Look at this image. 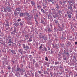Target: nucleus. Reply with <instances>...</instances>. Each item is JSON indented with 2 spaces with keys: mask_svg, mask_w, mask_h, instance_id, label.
<instances>
[{
  "mask_svg": "<svg viewBox=\"0 0 77 77\" xmlns=\"http://www.w3.org/2000/svg\"><path fill=\"white\" fill-rule=\"evenodd\" d=\"M4 9L5 11L6 9L7 11H8V12H11V8L10 7H8L6 8H4Z\"/></svg>",
  "mask_w": 77,
  "mask_h": 77,
  "instance_id": "obj_1",
  "label": "nucleus"
},
{
  "mask_svg": "<svg viewBox=\"0 0 77 77\" xmlns=\"http://www.w3.org/2000/svg\"><path fill=\"white\" fill-rule=\"evenodd\" d=\"M24 14H26V17H27V18H29L30 17V15H29V13H25Z\"/></svg>",
  "mask_w": 77,
  "mask_h": 77,
  "instance_id": "obj_2",
  "label": "nucleus"
},
{
  "mask_svg": "<svg viewBox=\"0 0 77 77\" xmlns=\"http://www.w3.org/2000/svg\"><path fill=\"white\" fill-rule=\"evenodd\" d=\"M72 4H70L68 5V9L72 10Z\"/></svg>",
  "mask_w": 77,
  "mask_h": 77,
  "instance_id": "obj_3",
  "label": "nucleus"
},
{
  "mask_svg": "<svg viewBox=\"0 0 77 77\" xmlns=\"http://www.w3.org/2000/svg\"><path fill=\"white\" fill-rule=\"evenodd\" d=\"M41 11L42 12L44 13V14H48V12H46V11H45V10H43V9L42 8V9H41Z\"/></svg>",
  "mask_w": 77,
  "mask_h": 77,
  "instance_id": "obj_4",
  "label": "nucleus"
},
{
  "mask_svg": "<svg viewBox=\"0 0 77 77\" xmlns=\"http://www.w3.org/2000/svg\"><path fill=\"white\" fill-rule=\"evenodd\" d=\"M8 44H13V42H12V40L11 39L9 38L8 39Z\"/></svg>",
  "mask_w": 77,
  "mask_h": 77,
  "instance_id": "obj_5",
  "label": "nucleus"
},
{
  "mask_svg": "<svg viewBox=\"0 0 77 77\" xmlns=\"http://www.w3.org/2000/svg\"><path fill=\"white\" fill-rule=\"evenodd\" d=\"M64 54H65L66 55H67V56H69V54L68 53V51L67 52H66L64 51Z\"/></svg>",
  "mask_w": 77,
  "mask_h": 77,
  "instance_id": "obj_6",
  "label": "nucleus"
},
{
  "mask_svg": "<svg viewBox=\"0 0 77 77\" xmlns=\"http://www.w3.org/2000/svg\"><path fill=\"white\" fill-rule=\"evenodd\" d=\"M16 11H18L19 12H20L21 11V9L20 8L18 7V8H17L16 10Z\"/></svg>",
  "mask_w": 77,
  "mask_h": 77,
  "instance_id": "obj_7",
  "label": "nucleus"
},
{
  "mask_svg": "<svg viewBox=\"0 0 77 77\" xmlns=\"http://www.w3.org/2000/svg\"><path fill=\"white\" fill-rule=\"evenodd\" d=\"M30 50V48L29 47V46H26V49H25V50Z\"/></svg>",
  "mask_w": 77,
  "mask_h": 77,
  "instance_id": "obj_8",
  "label": "nucleus"
},
{
  "mask_svg": "<svg viewBox=\"0 0 77 77\" xmlns=\"http://www.w3.org/2000/svg\"><path fill=\"white\" fill-rule=\"evenodd\" d=\"M52 18V17L51 16V15L49 14L48 15V20H50V18Z\"/></svg>",
  "mask_w": 77,
  "mask_h": 77,
  "instance_id": "obj_9",
  "label": "nucleus"
},
{
  "mask_svg": "<svg viewBox=\"0 0 77 77\" xmlns=\"http://www.w3.org/2000/svg\"><path fill=\"white\" fill-rule=\"evenodd\" d=\"M11 52L13 53V54H17V53L15 52V51L14 50H12L11 51Z\"/></svg>",
  "mask_w": 77,
  "mask_h": 77,
  "instance_id": "obj_10",
  "label": "nucleus"
},
{
  "mask_svg": "<svg viewBox=\"0 0 77 77\" xmlns=\"http://www.w3.org/2000/svg\"><path fill=\"white\" fill-rule=\"evenodd\" d=\"M24 15H24V13H20V17H21L23 16H24Z\"/></svg>",
  "mask_w": 77,
  "mask_h": 77,
  "instance_id": "obj_11",
  "label": "nucleus"
},
{
  "mask_svg": "<svg viewBox=\"0 0 77 77\" xmlns=\"http://www.w3.org/2000/svg\"><path fill=\"white\" fill-rule=\"evenodd\" d=\"M18 51L20 53H21L22 52H23V49H19Z\"/></svg>",
  "mask_w": 77,
  "mask_h": 77,
  "instance_id": "obj_12",
  "label": "nucleus"
},
{
  "mask_svg": "<svg viewBox=\"0 0 77 77\" xmlns=\"http://www.w3.org/2000/svg\"><path fill=\"white\" fill-rule=\"evenodd\" d=\"M53 17L54 18H56L57 17H58V15H57V14H54V15L53 16Z\"/></svg>",
  "mask_w": 77,
  "mask_h": 77,
  "instance_id": "obj_13",
  "label": "nucleus"
},
{
  "mask_svg": "<svg viewBox=\"0 0 77 77\" xmlns=\"http://www.w3.org/2000/svg\"><path fill=\"white\" fill-rule=\"evenodd\" d=\"M14 25H15V26H16V27H18V26H19V24L18 23H15Z\"/></svg>",
  "mask_w": 77,
  "mask_h": 77,
  "instance_id": "obj_14",
  "label": "nucleus"
},
{
  "mask_svg": "<svg viewBox=\"0 0 77 77\" xmlns=\"http://www.w3.org/2000/svg\"><path fill=\"white\" fill-rule=\"evenodd\" d=\"M31 5H32V6H33V5H35V3L33 1H31Z\"/></svg>",
  "mask_w": 77,
  "mask_h": 77,
  "instance_id": "obj_15",
  "label": "nucleus"
},
{
  "mask_svg": "<svg viewBox=\"0 0 77 77\" xmlns=\"http://www.w3.org/2000/svg\"><path fill=\"white\" fill-rule=\"evenodd\" d=\"M41 23H42L43 24H45V22H44V20H41Z\"/></svg>",
  "mask_w": 77,
  "mask_h": 77,
  "instance_id": "obj_16",
  "label": "nucleus"
},
{
  "mask_svg": "<svg viewBox=\"0 0 77 77\" xmlns=\"http://www.w3.org/2000/svg\"><path fill=\"white\" fill-rule=\"evenodd\" d=\"M37 8H38V9H39L40 8H41V5L39 4H38L37 5Z\"/></svg>",
  "mask_w": 77,
  "mask_h": 77,
  "instance_id": "obj_17",
  "label": "nucleus"
},
{
  "mask_svg": "<svg viewBox=\"0 0 77 77\" xmlns=\"http://www.w3.org/2000/svg\"><path fill=\"white\" fill-rule=\"evenodd\" d=\"M48 32H53V31H52V30H51V29H50V28H49L48 29Z\"/></svg>",
  "mask_w": 77,
  "mask_h": 77,
  "instance_id": "obj_18",
  "label": "nucleus"
},
{
  "mask_svg": "<svg viewBox=\"0 0 77 77\" xmlns=\"http://www.w3.org/2000/svg\"><path fill=\"white\" fill-rule=\"evenodd\" d=\"M43 49L44 50H45V51H47V49L45 47H44Z\"/></svg>",
  "mask_w": 77,
  "mask_h": 77,
  "instance_id": "obj_19",
  "label": "nucleus"
},
{
  "mask_svg": "<svg viewBox=\"0 0 77 77\" xmlns=\"http://www.w3.org/2000/svg\"><path fill=\"white\" fill-rule=\"evenodd\" d=\"M47 39H48V38L47 37L45 36V37L44 38V40H47Z\"/></svg>",
  "mask_w": 77,
  "mask_h": 77,
  "instance_id": "obj_20",
  "label": "nucleus"
},
{
  "mask_svg": "<svg viewBox=\"0 0 77 77\" xmlns=\"http://www.w3.org/2000/svg\"><path fill=\"white\" fill-rule=\"evenodd\" d=\"M23 47L24 49H26V45L24 44L23 45Z\"/></svg>",
  "mask_w": 77,
  "mask_h": 77,
  "instance_id": "obj_21",
  "label": "nucleus"
},
{
  "mask_svg": "<svg viewBox=\"0 0 77 77\" xmlns=\"http://www.w3.org/2000/svg\"><path fill=\"white\" fill-rule=\"evenodd\" d=\"M68 17L69 18H71V14H69L68 15Z\"/></svg>",
  "mask_w": 77,
  "mask_h": 77,
  "instance_id": "obj_22",
  "label": "nucleus"
},
{
  "mask_svg": "<svg viewBox=\"0 0 77 77\" xmlns=\"http://www.w3.org/2000/svg\"><path fill=\"white\" fill-rule=\"evenodd\" d=\"M59 64V62H55V64L57 65Z\"/></svg>",
  "mask_w": 77,
  "mask_h": 77,
  "instance_id": "obj_23",
  "label": "nucleus"
},
{
  "mask_svg": "<svg viewBox=\"0 0 77 77\" xmlns=\"http://www.w3.org/2000/svg\"><path fill=\"white\" fill-rule=\"evenodd\" d=\"M45 60H47V61H48V58H47V57H45Z\"/></svg>",
  "mask_w": 77,
  "mask_h": 77,
  "instance_id": "obj_24",
  "label": "nucleus"
},
{
  "mask_svg": "<svg viewBox=\"0 0 77 77\" xmlns=\"http://www.w3.org/2000/svg\"><path fill=\"white\" fill-rule=\"evenodd\" d=\"M38 72L39 73V74H42V72H41V71H39Z\"/></svg>",
  "mask_w": 77,
  "mask_h": 77,
  "instance_id": "obj_25",
  "label": "nucleus"
},
{
  "mask_svg": "<svg viewBox=\"0 0 77 77\" xmlns=\"http://www.w3.org/2000/svg\"><path fill=\"white\" fill-rule=\"evenodd\" d=\"M8 39H11V36L8 35Z\"/></svg>",
  "mask_w": 77,
  "mask_h": 77,
  "instance_id": "obj_26",
  "label": "nucleus"
},
{
  "mask_svg": "<svg viewBox=\"0 0 77 77\" xmlns=\"http://www.w3.org/2000/svg\"><path fill=\"white\" fill-rule=\"evenodd\" d=\"M28 41H29V42H31V41H32V39H30V38H29V39L28 40Z\"/></svg>",
  "mask_w": 77,
  "mask_h": 77,
  "instance_id": "obj_27",
  "label": "nucleus"
},
{
  "mask_svg": "<svg viewBox=\"0 0 77 77\" xmlns=\"http://www.w3.org/2000/svg\"><path fill=\"white\" fill-rule=\"evenodd\" d=\"M42 48V46H40L39 47V50H40V49H41Z\"/></svg>",
  "mask_w": 77,
  "mask_h": 77,
  "instance_id": "obj_28",
  "label": "nucleus"
},
{
  "mask_svg": "<svg viewBox=\"0 0 77 77\" xmlns=\"http://www.w3.org/2000/svg\"><path fill=\"white\" fill-rule=\"evenodd\" d=\"M48 36H52V34H49L48 35Z\"/></svg>",
  "mask_w": 77,
  "mask_h": 77,
  "instance_id": "obj_29",
  "label": "nucleus"
},
{
  "mask_svg": "<svg viewBox=\"0 0 77 77\" xmlns=\"http://www.w3.org/2000/svg\"><path fill=\"white\" fill-rule=\"evenodd\" d=\"M56 8H57V9H59V6H58V5H57L56 6Z\"/></svg>",
  "mask_w": 77,
  "mask_h": 77,
  "instance_id": "obj_30",
  "label": "nucleus"
},
{
  "mask_svg": "<svg viewBox=\"0 0 77 77\" xmlns=\"http://www.w3.org/2000/svg\"><path fill=\"white\" fill-rule=\"evenodd\" d=\"M47 71H44V73L45 74H47Z\"/></svg>",
  "mask_w": 77,
  "mask_h": 77,
  "instance_id": "obj_31",
  "label": "nucleus"
},
{
  "mask_svg": "<svg viewBox=\"0 0 77 77\" xmlns=\"http://www.w3.org/2000/svg\"><path fill=\"white\" fill-rule=\"evenodd\" d=\"M54 21L56 23H58V21L57 20H55Z\"/></svg>",
  "mask_w": 77,
  "mask_h": 77,
  "instance_id": "obj_32",
  "label": "nucleus"
},
{
  "mask_svg": "<svg viewBox=\"0 0 77 77\" xmlns=\"http://www.w3.org/2000/svg\"><path fill=\"white\" fill-rule=\"evenodd\" d=\"M68 2V3H69V4H71V3H72V2L71 1H69Z\"/></svg>",
  "mask_w": 77,
  "mask_h": 77,
  "instance_id": "obj_33",
  "label": "nucleus"
},
{
  "mask_svg": "<svg viewBox=\"0 0 77 77\" xmlns=\"http://www.w3.org/2000/svg\"><path fill=\"white\" fill-rule=\"evenodd\" d=\"M21 21V19H18V20H17V21H18V22L19 21Z\"/></svg>",
  "mask_w": 77,
  "mask_h": 77,
  "instance_id": "obj_34",
  "label": "nucleus"
},
{
  "mask_svg": "<svg viewBox=\"0 0 77 77\" xmlns=\"http://www.w3.org/2000/svg\"><path fill=\"white\" fill-rule=\"evenodd\" d=\"M44 7L45 8H47V7L45 5L44 6Z\"/></svg>",
  "mask_w": 77,
  "mask_h": 77,
  "instance_id": "obj_35",
  "label": "nucleus"
},
{
  "mask_svg": "<svg viewBox=\"0 0 77 77\" xmlns=\"http://www.w3.org/2000/svg\"><path fill=\"white\" fill-rule=\"evenodd\" d=\"M29 58H31V57H32V56H31V55H29Z\"/></svg>",
  "mask_w": 77,
  "mask_h": 77,
  "instance_id": "obj_36",
  "label": "nucleus"
},
{
  "mask_svg": "<svg viewBox=\"0 0 77 77\" xmlns=\"http://www.w3.org/2000/svg\"><path fill=\"white\" fill-rule=\"evenodd\" d=\"M42 38H43V39H44L45 37H44V36L43 35V36H42Z\"/></svg>",
  "mask_w": 77,
  "mask_h": 77,
  "instance_id": "obj_37",
  "label": "nucleus"
},
{
  "mask_svg": "<svg viewBox=\"0 0 77 77\" xmlns=\"http://www.w3.org/2000/svg\"><path fill=\"white\" fill-rule=\"evenodd\" d=\"M59 2H60V4H62V2H61V1H59Z\"/></svg>",
  "mask_w": 77,
  "mask_h": 77,
  "instance_id": "obj_38",
  "label": "nucleus"
},
{
  "mask_svg": "<svg viewBox=\"0 0 77 77\" xmlns=\"http://www.w3.org/2000/svg\"><path fill=\"white\" fill-rule=\"evenodd\" d=\"M16 31H17V30L15 29V30H14V32L15 33H17V32H16Z\"/></svg>",
  "mask_w": 77,
  "mask_h": 77,
  "instance_id": "obj_39",
  "label": "nucleus"
},
{
  "mask_svg": "<svg viewBox=\"0 0 77 77\" xmlns=\"http://www.w3.org/2000/svg\"><path fill=\"white\" fill-rule=\"evenodd\" d=\"M60 68H61L62 69V67L61 66H60Z\"/></svg>",
  "mask_w": 77,
  "mask_h": 77,
  "instance_id": "obj_40",
  "label": "nucleus"
},
{
  "mask_svg": "<svg viewBox=\"0 0 77 77\" xmlns=\"http://www.w3.org/2000/svg\"><path fill=\"white\" fill-rule=\"evenodd\" d=\"M45 3H47V1H45Z\"/></svg>",
  "mask_w": 77,
  "mask_h": 77,
  "instance_id": "obj_41",
  "label": "nucleus"
},
{
  "mask_svg": "<svg viewBox=\"0 0 77 77\" xmlns=\"http://www.w3.org/2000/svg\"><path fill=\"white\" fill-rule=\"evenodd\" d=\"M52 73L51 72L50 73V74H51V76H52Z\"/></svg>",
  "mask_w": 77,
  "mask_h": 77,
  "instance_id": "obj_42",
  "label": "nucleus"
},
{
  "mask_svg": "<svg viewBox=\"0 0 77 77\" xmlns=\"http://www.w3.org/2000/svg\"><path fill=\"white\" fill-rule=\"evenodd\" d=\"M69 74H72V72L71 71H70L69 72Z\"/></svg>",
  "mask_w": 77,
  "mask_h": 77,
  "instance_id": "obj_43",
  "label": "nucleus"
},
{
  "mask_svg": "<svg viewBox=\"0 0 77 77\" xmlns=\"http://www.w3.org/2000/svg\"><path fill=\"white\" fill-rule=\"evenodd\" d=\"M75 44L76 45L77 44V42H75Z\"/></svg>",
  "mask_w": 77,
  "mask_h": 77,
  "instance_id": "obj_44",
  "label": "nucleus"
},
{
  "mask_svg": "<svg viewBox=\"0 0 77 77\" xmlns=\"http://www.w3.org/2000/svg\"><path fill=\"white\" fill-rule=\"evenodd\" d=\"M53 0H50V2H53Z\"/></svg>",
  "mask_w": 77,
  "mask_h": 77,
  "instance_id": "obj_45",
  "label": "nucleus"
},
{
  "mask_svg": "<svg viewBox=\"0 0 77 77\" xmlns=\"http://www.w3.org/2000/svg\"><path fill=\"white\" fill-rule=\"evenodd\" d=\"M8 45L9 46H11V44H9Z\"/></svg>",
  "mask_w": 77,
  "mask_h": 77,
  "instance_id": "obj_46",
  "label": "nucleus"
},
{
  "mask_svg": "<svg viewBox=\"0 0 77 77\" xmlns=\"http://www.w3.org/2000/svg\"><path fill=\"white\" fill-rule=\"evenodd\" d=\"M20 26H22V25H23V24L21 23H20Z\"/></svg>",
  "mask_w": 77,
  "mask_h": 77,
  "instance_id": "obj_47",
  "label": "nucleus"
},
{
  "mask_svg": "<svg viewBox=\"0 0 77 77\" xmlns=\"http://www.w3.org/2000/svg\"><path fill=\"white\" fill-rule=\"evenodd\" d=\"M19 46H21V44L20 43H19Z\"/></svg>",
  "mask_w": 77,
  "mask_h": 77,
  "instance_id": "obj_48",
  "label": "nucleus"
},
{
  "mask_svg": "<svg viewBox=\"0 0 77 77\" xmlns=\"http://www.w3.org/2000/svg\"><path fill=\"white\" fill-rule=\"evenodd\" d=\"M59 74H60V75H61V74H62V72L59 73Z\"/></svg>",
  "mask_w": 77,
  "mask_h": 77,
  "instance_id": "obj_49",
  "label": "nucleus"
},
{
  "mask_svg": "<svg viewBox=\"0 0 77 77\" xmlns=\"http://www.w3.org/2000/svg\"><path fill=\"white\" fill-rule=\"evenodd\" d=\"M52 45H53V46H54V44H53V43H52Z\"/></svg>",
  "mask_w": 77,
  "mask_h": 77,
  "instance_id": "obj_50",
  "label": "nucleus"
},
{
  "mask_svg": "<svg viewBox=\"0 0 77 77\" xmlns=\"http://www.w3.org/2000/svg\"><path fill=\"white\" fill-rule=\"evenodd\" d=\"M75 76H77V74L76 75H75L74 77H75Z\"/></svg>",
  "mask_w": 77,
  "mask_h": 77,
  "instance_id": "obj_51",
  "label": "nucleus"
},
{
  "mask_svg": "<svg viewBox=\"0 0 77 77\" xmlns=\"http://www.w3.org/2000/svg\"><path fill=\"white\" fill-rule=\"evenodd\" d=\"M11 34H14V33L13 32H11Z\"/></svg>",
  "mask_w": 77,
  "mask_h": 77,
  "instance_id": "obj_52",
  "label": "nucleus"
},
{
  "mask_svg": "<svg viewBox=\"0 0 77 77\" xmlns=\"http://www.w3.org/2000/svg\"><path fill=\"white\" fill-rule=\"evenodd\" d=\"M20 53H21L22 55H23V52H20Z\"/></svg>",
  "mask_w": 77,
  "mask_h": 77,
  "instance_id": "obj_53",
  "label": "nucleus"
},
{
  "mask_svg": "<svg viewBox=\"0 0 77 77\" xmlns=\"http://www.w3.org/2000/svg\"><path fill=\"white\" fill-rule=\"evenodd\" d=\"M8 69H11V67H9L8 68Z\"/></svg>",
  "mask_w": 77,
  "mask_h": 77,
  "instance_id": "obj_54",
  "label": "nucleus"
},
{
  "mask_svg": "<svg viewBox=\"0 0 77 77\" xmlns=\"http://www.w3.org/2000/svg\"><path fill=\"white\" fill-rule=\"evenodd\" d=\"M48 2H50V0H48Z\"/></svg>",
  "mask_w": 77,
  "mask_h": 77,
  "instance_id": "obj_55",
  "label": "nucleus"
},
{
  "mask_svg": "<svg viewBox=\"0 0 77 77\" xmlns=\"http://www.w3.org/2000/svg\"><path fill=\"white\" fill-rule=\"evenodd\" d=\"M64 59H66V57H64Z\"/></svg>",
  "mask_w": 77,
  "mask_h": 77,
  "instance_id": "obj_56",
  "label": "nucleus"
},
{
  "mask_svg": "<svg viewBox=\"0 0 77 77\" xmlns=\"http://www.w3.org/2000/svg\"><path fill=\"white\" fill-rule=\"evenodd\" d=\"M21 70H22V71H23V70H24V69H21Z\"/></svg>",
  "mask_w": 77,
  "mask_h": 77,
  "instance_id": "obj_57",
  "label": "nucleus"
},
{
  "mask_svg": "<svg viewBox=\"0 0 77 77\" xmlns=\"http://www.w3.org/2000/svg\"><path fill=\"white\" fill-rule=\"evenodd\" d=\"M20 69L19 68L18 69V71H20Z\"/></svg>",
  "mask_w": 77,
  "mask_h": 77,
  "instance_id": "obj_58",
  "label": "nucleus"
},
{
  "mask_svg": "<svg viewBox=\"0 0 77 77\" xmlns=\"http://www.w3.org/2000/svg\"><path fill=\"white\" fill-rule=\"evenodd\" d=\"M35 21L37 23V24H38V21Z\"/></svg>",
  "mask_w": 77,
  "mask_h": 77,
  "instance_id": "obj_59",
  "label": "nucleus"
},
{
  "mask_svg": "<svg viewBox=\"0 0 77 77\" xmlns=\"http://www.w3.org/2000/svg\"><path fill=\"white\" fill-rule=\"evenodd\" d=\"M48 50H50V48H49V47H48Z\"/></svg>",
  "mask_w": 77,
  "mask_h": 77,
  "instance_id": "obj_60",
  "label": "nucleus"
},
{
  "mask_svg": "<svg viewBox=\"0 0 77 77\" xmlns=\"http://www.w3.org/2000/svg\"><path fill=\"white\" fill-rule=\"evenodd\" d=\"M51 51V54H52V53H52V52H53V51Z\"/></svg>",
  "mask_w": 77,
  "mask_h": 77,
  "instance_id": "obj_61",
  "label": "nucleus"
},
{
  "mask_svg": "<svg viewBox=\"0 0 77 77\" xmlns=\"http://www.w3.org/2000/svg\"><path fill=\"white\" fill-rule=\"evenodd\" d=\"M47 74H49L48 72V73H47Z\"/></svg>",
  "mask_w": 77,
  "mask_h": 77,
  "instance_id": "obj_62",
  "label": "nucleus"
},
{
  "mask_svg": "<svg viewBox=\"0 0 77 77\" xmlns=\"http://www.w3.org/2000/svg\"><path fill=\"white\" fill-rule=\"evenodd\" d=\"M28 75H30V74H29V73L28 74Z\"/></svg>",
  "mask_w": 77,
  "mask_h": 77,
  "instance_id": "obj_63",
  "label": "nucleus"
},
{
  "mask_svg": "<svg viewBox=\"0 0 77 77\" xmlns=\"http://www.w3.org/2000/svg\"><path fill=\"white\" fill-rule=\"evenodd\" d=\"M41 68H42V66H41Z\"/></svg>",
  "mask_w": 77,
  "mask_h": 77,
  "instance_id": "obj_64",
  "label": "nucleus"
}]
</instances>
